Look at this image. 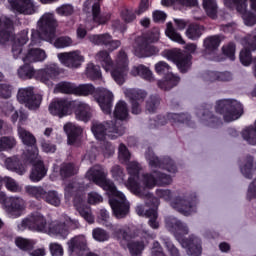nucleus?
Listing matches in <instances>:
<instances>
[{"mask_svg": "<svg viewBox=\"0 0 256 256\" xmlns=\"http://www.w3.org/2000/svg\"><path fill=\"white\" fill-rule=\"evenodd\" d=\"M203 8L208 17L215 19L217 17V1L203 0Z\"/></svg>", "mask_w": 256, "mask_h": 256, "instance_id": "obj_43", "label": "nucleus"}, {"mask_svg": "<svg viewBox=\"0 0 256 256\" xmlns=\"http://www.w3.org/2000/svg\"><path fill=\"white\" fill-rule=\"evenodd\" d=\"M13 88L8 84H0V95L4 97V99H9L11 97V93Z\"/></svg>", "mask_w": 256, "mask_h": 256, "instance_id": "obj_60", "label": "nucleus"}, {"mask_svg": "<svg viewBox=\"0 0 256 256\" xmlns=\"http://www.w3.org/2000/svg\"><path fill=\"white\" fill-rule=\"evenodd\" d=\"M56 13L60 17H71L75 13V7L71 4H62L56 8Z\"/></svg>", "mask_w": 256, "mask_h": 256, "instance_id": "obj_48", "label": "nucleus"}, {"mask_svg": "<svg viewBox=\"0 0 256 256\" xmlns=\"http://www.w3.org/2000/svg\"><path fill=\"white\" fill-rule=\"evenodd\" d=\"M109 15H99V12L93 15V23L96 25H105L109 21Z\"/></svg>", "mask_w": 256, "mask_h": 256, "instance_id": "obj_61", "label": "nucleus"}, {"mask_svg": "<svg viewBox=\"0 0 256 256\" xmlns=\"http://www.w3.org/2000/svg\"><path fill=\"white\" fill-rule=\"evenodd\" d=\"M83 9L86 13H91L92 15H96V13H99V0H86L84 2Z\"/></svg>", "mask_w": 256, "mask_h": 256, "instance_id": "obj_50", "label": "nucleus"}, {"mask_svg": "<svg viewBox=\"0 0 256 256\" xmlns=\"http://www.w3.org/2000/svg\"><path fill=\"white\" fill-rule=\"evenodd\" d=\"M112 177L118 183H125V174L123 173V169L119 167V165H115L111 169Z\"/></svg>", "mask_w": 256, "mask_h": 256, "instance_id": "obj_53", "label": "nucleus"}, {"mask_svg": "<svg viewBox=\"0 0 256 256\" xmlns=\"http://www.w3.org/2000/svg\"><path fill=\"white\" fill-rule=\"evenodd\" d=\"M188 204L187 200L183 198H176L171 202V206L183 215H191L195 211V205Z\"/></svg>", "mask_w": 256, "mask_h": 256, "instance_id": "obj_29", "label": "nucleus"}, {"mask_svg": "<svg viewBox=\"0 0 256 256\" xmlns=\"http://www.w3.org/2000/svg\"><path fill=\"white\" fill-rule=\"evenodd\" d=\"M54 47L56 49H64V47H71L73 45V40L70 37H60L55 40V37H53L52 42Z\"/></svg>", "mask_w": 256, "mask_h": 256, "instance_id": "obj_47", "label": "nucleus"}, {"mask_svg": "<svg viewBox=\"0 0 256 256\" xmlns=\"http://www.w3.org/2000/svg\"><path fill=\"white\" fill-rule=\"evenodd\" d=\"M50 253L52 256H63V246L59 243H50Z\"/></svg>", "mask_w": 256, "mask_h": 256, "instance_id": "obj_58", "label": "nucleus"}, {"mask_svg": "<svg viewBox=\"0 0 256 256\" xmlns=\"http://www.w3.org/2000/svg\"><path fill=\"white\" fill-rule=\"evenodd\" d=\"M61 69L56 63L47 65L44 69L35 70L32 65L25 63L18 69V76L20 79H37L48 87H53V81L59 77Z\"/></svg>", "mask_w": 256, "mask_h": 256, "instance_id": "obj_7", "label": "nucleus"}, {"mask_svg": "<svg viewBox=\"0 0 256 256\" xmlns=\"http://www.w3.org/2000/svg\"><path fill=\"white\" fill-rule=\"evenodd\" d=\"M43 197L49 205H53L54 207H59L61 205V195L55 190L45 192Z\"/></svg>", "mask_w": 256, "mask_h": 256, "instance_id": "obj_40", "label": "nucleus"}, {"mask_svg": "<svg viewBox=\"0 0 256 256\" xmlns=\"http://www.w3.org/2000/svg\"><path fill=\"white\" fill-rule=\"evenodd\" d=\"M243 46L244 49L241 50L239 56L240 63H242L244 67H249V65H251V62L253 61L251 59V51H256V31L253 36H249V38L243 42Z\"/></svg>", "mask_w": 256, "mask_h": 256, "instance_id": "obj_22", "label": "nucleus"}, {"mask_svg": "<svg viewBox=\"0 0 256 256\" xmlns=\"http://www.w3.org/2000/svg\"><path fill=\"white\" fill-rule=\"evenodd\" d=\"M222 51L230 61H235V44H228L224 46Z\"/></svg>", "mask_w": 256, "mask_h": 256, "instance_id": "obj_56", "label": "nucleus"}, {"mask_svg": "<svg viewBox=\"0 0 256 256\" xmlns=\"http://www.w3.org/2000/svg\"><path fill=\"white\" fill-rule=\"evenodd\" d=\"M114 117L120 119V121H125L129 117V110L127 109V103L120 101L116 104L114 110Z\"/></svg>", "mask_w": 256, "mask_h": 256, "instance_id": "obj_38", "label": "nucleus"}, {"mask_svg": "<svg viewBox=\"0 0 256 256\" xmlns=\"http://www.w3.org/2000/svg\"><path fill=\"white\" fill-rule=\"evenodd\" d=\"M103 202V196L99 195L97 192H91L88 194V203L90 205H97V203Z\"/></svg>", "mask_w": 256, "mask_h": 256, "instance_id": "obj_59", "label": "nucleus"}, {"mask_svg": "<svg viewBox=\"0 0 256 256\" xmlns=\"http://www.w3.org/2000/svg\"><path fill=\"white\" fill-rule=\"evenodd\" d=\"M185 35L191 41H197L203 35V27L192 24L186 29Z\"/></svg>", "mask_w": 256, "mask_h": 256, "instance_id": "obj_37", "label": "nucleus"}, {"mask_svg": "<svg viewBox=\"0 0 256 256\" xmlns=\"http://www.w3.org/2000/svg\"><path fill=\"white\" fill-rule=\"evenodd\" d=\"M57 19L53 13H45L38 21V30H32L30 47L39 45L41 39L53 43L55 29H57Z\"/></svg>", "mask_w": 256, "mask_h": 256, "instance_id": "obj_9", "label": "nucleus"}, {"mask_svg": "<svg viewBox=\"0 0 256 256\" xmlns=\"http://www.w3.org/2000/svg\"><path fill=\"white\" fill-rule=\"evenodd\" d=\"M122 19L126 23H131V21H135V13H133V11H131L129 9H124L122 11Z\"/></svg>", "mask_w": 256, "mask_h": 256, "instance_id": "obj_62", "label": "nucleus"}, {"mask_svg": "<svg viewBox=\"0 0 256 256\" xmlns=\"http://www.w3.org/2000/svg\"><path fill=\"white\" fill-rule=\"evenodd\" d=\"M165 34L171 39V41H174V43L185 45L183 36L175 31V28H173V24L171 22L167 23Z\"/></svg>", "mask_w": 256, "mask_h": 256, "instance_id": "obj_35", "label": "nucleus"}, {"mask_svg": "<svg viewBox=\"0 0 256 256\" xmlns=\"http://www.w3.org/2000/svg\"><path fill=\"white\" fill-rule=\"evenodd\" d=\"M57 58L61 65L69 69H79L85 63V56L79 50L59 53Z\"/></svg>", "mask_w": 256, "mask_h": 256, "instance_id": "obj_17", "label": "nucleus"}, {"mask_svg": "<svg viewBox=\"0 0 256 256\" xmlns=\"http://www.w3.org/2000/svg\"><path fill=\"white\" fill-rule=\"evenodd\" d=\"M118 158L121 163H127L131 159V153L127 149V146L120 144L118 148Z\"/></svg>", "mask_w": 256, "mask_h": 256, "instance_id": "obj_54", "label": "nucleus"}, {"mask_svg": "<svg viewBox=\"0 0 256 256\" xmlns=\"http://www.w3.org/2000/svg\"><path fill=\"white\" fill-rule=\"evenodd\" d=\"M164 245L170 256H181V253H179V249L175 247V245L173 244V242H171V240L166 239L164 242Z\"/></svg>", "mask_w": 256, "mask_h": 256, "instance_id": "obj_57", "label": "nucleus"}, {"mask_svg": "<svg viewBox=\"0 0 256 256\" xmlns=\"http://www.w3.org/2000/svg\"><path fill=\"white\" fill-rule=\"evenodd\" d=\"M73 107H76L75 109V116L78 121H83L84 123H87V121H90L91 117H93V110L91 109V106L85 102H73Z\"/></svg>", "mask_w": 256, "mask_h": 256, "instance_id": "obj_27", "label": "nucleus"}, {"mask_svg": "<svg viewBox=\"0 0 256 256\" xmlns=\"http://www.w3.org/2000/svg\"><path fill=\"white\" fill-rule=\"evenodd\" d=\"M241 172L248 178L251 177L250 173L256 175V167L253 166V158H248V161L245 164V166L241 168Z\"/></svg>", "mask_w": 256, "mask_h": 256, "instance_id": "obj_55", "label": "nucleus"}, {"mask_svg": "<svg viewBox=\"0 0 256 256\" xmlns=\"http://www.w3.org/2000/svg\"><path fill=\"white\" fill-rule=\"evenodd\" d=\"M74 206L76 207L78 213L87 221V223H94L95 217L91 213V208L83 205V200L80 198H75Z\"/></svg>", "mask_w": 256, "mask_h": 256, "instance_id": "obj_30", "label": "nucleus"}, {"mask_svg": "<svg viewBox=\"0 0 256 256\" xmlns=\"http://www.w3.org/2000/svg\"><path fill=\"white\" fill-rule=\"evenodd\" d=\"M25 193L30 197H35L36 199H41L45 195V190L40 186H25Z\"/></svg>", "mask_w": 256, "mask_h": 256, "instance_id": "obj_45", "label": "nucleus"}, {"mask_svg": "<svg viewBox=\"0 0 256 256\" xmlns=\"http://www.w3.org/2000/svg\"><path fill=\"white\" fill-rule=\"evenodd\" d=\"M5 185L6 189L10 191L11 193H21L22 187L15 181V179L11 177H4L2 178V185Z\"/></svg>", "mask_w": 256, "mask_h": 256, "instance_id": "obj_42", "label": "nucleus"}, {"mask_svg": "<svg viewBox=\"0 0 256 256\" xmlns=\"http://www.w3.org/2000/svg\"><path fill=\"white\" fill-rule=\"evenodd\" d=\"M126 97H129L132 101V113L134 115H139L141 113V107H139V103L145 99L147 93L143 90H134V89H126L124 91Z\"/></svg>", "mask_w": 256, "mask_h": 256, "instance_id": "obj_25", "label": "nucleus"}, {"mask_svg": "<svg viewBox=\"0 0 256 256\" xmlns=\"http://www.w3.org/2000/svg\"><path fill=\"white\" fill-rule=\"evenodd\" d=\"M221 43V39L219 36H210L204 40V47L206 51H213L215 53V49L219 47Z\"/></svg>", "mask_w": 256, "mask_h": 256, "instance_id": "obj_46", "label": "nucleus"}, {"mask_svg": "<svg viewBox=\"0 0 256 256\" xmlns=\"http://www.w3.org/2000/svg\"><path fill=\"white\" fill-rule=\"evenodd\" d=\"M86 75L90 79H101V68L93 63H89L86 68Z\"/></svg>", "mask_w": 256, "mask_h": 256, "instance_id": "obj_51", "label": "nucleus"}, {"mask_svg": "<svg viewBox=\"0 0 256 256\" xmlns=\"http://www.w3.org/2000/svg\"><path fill=\"white\" fill-rule=\"evenodd\" d=\"M92 133L98 141H103V139H117V137H121L123 133H125V128L123 126L117 127L113 122H97L94 121L92 123Z\"/></svg>", "mask_w": 256, "mask_h": 256, "instance_id": "obj_10", "label": "nucleus"}, {"mask_svg": "<svg viewBox=\"0 0 256 256\" xmlns=\"http://www.w3.org/2000/svg\"><path fill=\"white\" fill-rule=\"evenodd\" d=\"M86 177L89 181H93V183L102 187L104 191H107L110 207L117 219H123L129 213V202H127L125 194L118 191L115 184L107 179V172L103 167L99 165L93 166L87 171Z\"/></svg>", "mask_w": 256, "mask_h": 256, "instance_id": "obj_3", "label": "nucleus"}, {"mask_svg": "<svg viewBox=\"0 0 256 256\" xmlns=\"http://www.w3.org/2000/svg\"><path fill=\"white\" fill-rule=\"evenodd\" d=\"M92 237L95 241H99L103 243L104 241H109V234L105 232V230L96 228L92 231Z\"/></svg>", "mask_w": 256, "mask_h": 256, "instance_id": "obj_52", "label": "nucleus"}, {"mask_svg": "<svg viewBox=\"0 0 256 256\" xmlns=\"http://www.w3.org/2000/svg\"><path fill=\"white\" fill-rule=\"evenodd\" d=\"M216 109L217 111H225L224 120L227 123L237 121L243 115V106L237 100H220Z\"/></svg>", "mask_w": 256, "mask_h": 256, "instance_id": "obj_13", "label": "nucleus"}, {"mask_svg": "<svg viewBox=\"0 0 256 256\" xmlns=\"http://www.w3.org/2000/svg\"><path fill=\"white\" fill-rule=\"evenodd\" d=\"M74 95L81 97H87L93 95L97 103L100 105V109L106 115L111 113V101H113V93L106 88L95 89L93 84H80L76 86Z\"/></svg>", "mask_w": 256, "mask_h": 256, "instance_id": "obj_8", "label": "nucleus"}, {"mask_svg": "<svg viewBox=\"0 0 256 256\" xmlns=\"http://www.w3.org/2000/svg\"><path fill=\"white\" fill-rule=\"evenodd\" d=\"M8 3L17 13H24V15H33L35 13V4L33 0H8Z\"/></svg>", "mask_w": 256, "mask_h": 256, "instance_id": "obj_26", "label": "nucleus"}, {"mask_svg": "<svg viewBox=\"0 0 256 256\" xmlns=\"http://www.w3.org/2000/svg\"><path fill=\"white\" fill-rule=\"evenodd\" d=\"M17 145V141L13 137L4 136L0 138V151L13 149Z\"/></svg>", "mask_w": 256, "mask_h": 256, "instance_id": "obj_49", "label": "nucleus"}, {"mask_svg": "<svg viewBox=\"0 0 256 256\" xmlns=\"http://www.w3.org/2000/svg\"><path fill=\"white\" fill-rule=\"evenodd\" d=\"M11 27H13V21L9 18L0 20V43L3 44L6 41H9L13 37V33L11 32Z\"/></svg>", "mask_w": 256, "mask_h": 256, "instance_id": "obj_31", "label": "nucleus"}, {"mask_svg": "<svg viewBox=\"0 0 256 256\" xmlns=\"http://www.w3.org/2000/svg\"><path fill=\"white\" fill-rule=\"evenodd\" d=\"M206 81H231L233 76L229 72H210L205 76Z\"/></svg>", "mask_w": 256, "mask_h": 256, "instance_id": "obj_36", "label": "nucleus"}, {"mask_svg": "<svg viewBox=\"0 0 256 256\" xmlns=\"http://www.w3.org/2000/svg\"><path fill=\"white\" fill-rule=\"evenodd\" d=\"M161 3L164 7H169L171 5H182V7H196V5H198L197 0H162Z\"/></svg>", "mask_w": 256, "mask_h": 256, "instance_id": "obj_41", "label": "nucleus"}, {"mask_svg": "<svg viewBox=\"0 0 256 256\" xmlns=\"http://www.w3.org/2000/svg\"><path fill=\"white\" fill-rule=\"evenodd\" d=\"M155 71L158 75H166L165 79L158 83L159 87L165 91H167V89H172V87H175L180 81L178 76L171 72V67L167 62L160 61L156 63Z\"/></svg>", "mask_w": 256, "mask_h": 256, "instance_id": "obj_15", "label": "nucleus"}, {"mask_svg": "<svg viewBox=\"0 0 256 256\" xmlns=\"http://www.w3.org/2000/svg\"><path fill=\"white\" fill-rule=\"evenodd\" d=\"M76 85L71 82H60L56 85L55 93H72L75 95Z\"/></svg>", "mask_w": 256, "mask_h": 256, "instance_id": "obj_44", "label": "nucleus"}, {"mask_svg": "<svg viewBox=\"0 0 256 256\" xmlns=\"http://www.w3.org/2000/svg\"><path fill=\"white\" fill-rule=\"evenodd\" d=\"M29 31L23 30L14 38L12 53L14 59H22L23 63H43L47 59V53L41 48H29L27 53H23V45L29 41L27 35Z\"/></svg>", "mask_w": 256, "mask_h": 256, "instance_id": "obj_5", "label": "nucleus"}, {"mask_svg": "<svg viewBox=\"0 0 256 256\" xmlns=\"http://www.w3.org/2000/svg\"><path fill=\"white\" fill-rule=\"evenodd\" d=\"M247 197L248 199H256V179L250 184Z\"/></svg>", "mask_w": 256, "mask_h": 256, "instance_id": "obj_64", "label": "nucleus"}, {"mask_svg": "<svg viewBox=\"0 0 256 256\" xmlns=\"http://www.w3.org/2000/svg\"><path fill=\"white\" fill-rule=\"evenodd\" d=\"M24 159L27 163L32 164V171L30 173L31 181H33V183H39V181L47 175V168H45L43 160H41V156H39V149L34 148V153L28 150Z\"/></svg>", "mask_w": 256, "mask_h": 256, "instance_id": "obj_12", "label": "nucleus"}, {"mask_svg": "<svg viewBox=\"0 0 256 256\" xmlns=\"http://www.w3.org/2000/svg\"><path fill=\"white\" fill-rule=\"evenodd\" d=\"M17 99L19 103H24L28 109H39L43 98L41 95H33V88H21L18 91Z\"/></svg>", "mask_w": 256, "mask_h": 256, "instance_id": "obj_20", "label": "nucleus"}, {"mask_svg": "<svg viewBox=\"0 0 256 256\" xmlns=\"http://www.w3.org/2000/svg\"><path fill=\"white\" fill-rule=\"evenodd\" d=\"M113 236L116 239H119L122 243V245H125V243H128V249L130 251V254L132 256H137L140 253H143V249H145V244L143 242H139L137 240H131L133 238V235L129 234V228L120 226H112Z\"/></svg>", "mask_w": 256, "mask_h": 256, "instance_id": "obj_11", "label": "nucleus"}, {"mask_svg": "<svg viewBox=\"0 0 256 256\" xmlns=\"http://www.w3.org/2000/svg\"><path fill=\"white\" fill-rule=\"evenodd\" d=\"M60 171V175L61 177H71V175H75V173H77V167H75L73 164H62L61 168H55L54 169V173L52 174V178L53 175H57V173H59Z\"/></svg>", "mask_w": 256, "mask_h": 256, "instance_id": "obj_39", "label": "nucleus"}, {"mask_svg": "<svg viewBox=\"0 0 256 256\" xmlns=\"http://www.w3.org/2000/svg\"><path fill=\"white\" fill-rule=\"evenodd\" d=\"M225 7L228 9H233L236 5V9L240 15H242V19L244 24L248 27H252L256 23V14L247 11V1L245 0H224Z\"/></svg>", "mask_w": 256, "mask_h": 256, "instance_id": "obj_16", "label": "nucleus"}, {"mask_svg": "<svg viewBox=\"0 0 256 256\" xmlns=\"http://www.w3.org/2000/svg\"><path fill=\"white\" fill-rule=\"evenodd\" d=\"M131 75H133L134 77H137L138 75L146 81H153V72H151L149 68L143 65L134 66L131 70Z\"/></svg>", "mask_w": 256, "mask_h": 256, "instance_id": "obj_34", "label": "nucleus"}, {"mask_svg": "<svg viewBox=\"0 0 256 256\" xmlns=\"http://www.w3.org/2000/svg\"><path fill=\"white\" fill-rule=\"evenodd\" d=\"M159 41V31L156 29L149 37L138 40V45L135 48V55L137 57H151L159 53V49L151 45Z\"/></svg>", "mask_w": 256, "mask_h": 256, "instance_id": "obj_14", "label": "nucleus"}, {"mask_svg": "<svg viewBox=\"0 0 256 256\" xmlns=\"http://www.w3.org/2000/svg\"><path fill=\"white\" fill-rule=\"evenodd\" d=\"M18 137L21 139L22 143L26 145V150L23 153V157H27V153H35V149H38L35 143V136L31 134V132L27 131L25 128L19 126L18 127Z\"/></svg>", "mask_w": 256, "mask_h": 256, "instance_id": "obj_24", "label": "nucleus"}, {"mask_svg": "<svg viewBox=\"0 0 256 256\" xmlns=\"http://www.w3.org/2000/svg\"><path fill=\"white\" fill-rule=\"evenodd\" d=\"M15 245L21 251H26V253H29V251H32L35 245H37V240L17 237L15 238Z\"/></svg>", "mask_w": 256, "mask_h": 256, "instance_id": "obj_33", "label": "nucleus"}, {"mask_svg": "<svg viewBox=\"0 0 256 256\" xmlns=\"http://www.w3.org/2000/svg\"><path fill=\"white\" fill-rule=\"evenodd\" d=\"M96 62L100 63L106 73H110L112 79L118 85H123L129 72V60H127V54L120 52L116 57L115 64L111 56L105 51H101L95 56Z\"/></svg>", "mask_w": 256, "mask_h": 256, "instance_id": "obj_4", "label": "nucleus"}, {"mask_svg": "<svg viewBox=\"0 0 256 256\" xmlns=\"http://www.w3.org/2000/svg\"><path fill=\"white\" fill-rule=\"evenodd\" d=\"M77 227H79V221L71 219L67 215L62 216L60 221H53L47 224L45 216L39 212H33L18 224V228L21 231L30 229L38 233H46L50 237H58V239H67L69 229H77Z\"/></svg>", "mask_w": 256, "mask_h": 256, "instance_id": "obj_2", "label": "nucleus"}, {"mask_svg": "<svg viewBox=\"0 0 256 256\" xmlns=\"http://www.w3.org/2000/svg\"><path fill=\"white\" fill-rule=\"evenodd\" d=\"M73 105L74 103L69 100H54L49 106V111L56 117H65V115H71Z\"/></svg>", "mask_w": 256, "mask_h": 256, "instance_id": "obj_21", "label": "nucleus"}, {"mask_svg": "<svg viewBox=\"0 0 256 256\" xmlns=\"http://www.w3.org/2000/svg\"><path fill=\"white\" fill-rule=\"evenodd\" d=\"M3 209L11 219H17L25 211V200L19 196L7 197Z\"/></svg>", "mask_w": 256, "mask_h": 256, "instance_id": "obj_18", "label": "nucleus"}, {"mask_svg": "<svg viewBox=\"0 0 256 256\" xmlns=\"http://www.w3.org/2000/svg\"><path fill=\"white\" fill-rule=\"evenodd\" d=\"M166 227L168 231L174 233L177 241L181 246L186 249L187 255L190 256H201V244L198 238L185 239L183 236L187 235V226L181 223L177 218H167Z\"/></svg>", "mask_w": 256, "mask_h": 256, "instance_id": "obj_6", "label": "nucleus"}, {"mask_svg": "<svg viewBox=\"0 0 256 256\" xmlns=\"http://www.w3.org/2000/svg\"><path fill=\"white\" fill-rule=\"evenodd\" d=\"M151 253L152 256H165V253H163V248H161L159 242H154Z\"/></svg>", "mask_w": 256, "mask_h": 256, "instance_id": "obj_63", "label": "nucleus"}, {"mask_svg": "<svg viewBox=\"0 0 256 256\" xmlns=\"http://www.w3.org/2000/svg\"><path fill=\"white\" fill-rule=\"evenodd\" d=\"M146 160L151 169L150 174H145L139 177V172L141 171V164L136 161L129 162L127 164V171L130 175L125 186L131 193L137 195L138 197H148V200L152 203V208L148 204L143 206V204H138L136 206V213L140 217H149V225L152 229H159V222L157 221V207H159V200L149 194L147 189H153L157 185H169L171 183V176L161 173L162 165L159 158L155 156L153 151L148 150L146 153Z\"/></svg>", "mask_w": 256, "mask_h": 256, "instance_id": "obj_1", "label": "nucleus"}, {"mask_svg": "<svg viewBox=\"0 0 256 256\" xmlns=\"http://www.w3.org/2000/svg\"><path fill=\"white\" fill-rule=\"evenodd\" d=\"M90 43L94 45H106L111 51H115L121 46V42L118 40H113L109 33L100 34V35H91L89 36Z\"/></svg>", "mask_w": 256, "mask_h": 256, "instance_id": "obj_23", "label": "nucleus"}, {"mask_svg": "<svg viewBox=\"0 0 256 256\" xmlns=\"http://www.w3.org/2000/svg\"><path fill=\"white\" fill-rule=\"evenodd\" d=\"M64 131L68 137V145H75L77 143V139H79V135L83 133V129H81V127L71 122L64 125Z\"/></svg>", "mask_w": 256, "mask_h": 256, "instance_id": "obj_28", "label": "nucleus"}, {"mask_svg": "<svg viewBox=\"0 0 256 256\" xmlns=\"http://www.w3.org/2000/svg\"><path fill=\"white\" fill-rule=\"evenodd\" d=\"M5 165L9 171H14L18 175H23L27 172V165L21 163L17 157L6 159Z\"/></svg>", "mask_w": 256, "mask_h": 256, "instance_id": "obj_32", "label": "nucleus"}, {"mask_svg": "<svg viewBox=\"0 0 256 256\" xmlns=\"http://www.w3.org/2000/svg\"><path fill=\"white\" fill-rule=\"evenodd\" d=\"M166 59L173 61L181 73H187L191 69V55L181 49H174L168 52Z\"/></svg>", "mask_w": 256, "mask_h": 256, "instance_id": "obj_19", "label": "nucleus"}]
</instances>
